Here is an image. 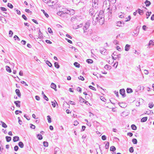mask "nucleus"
<instances>
[{"instance_id": "obj_1", "label": "nucleus", "mask_w": 154, "mask_h": 154, "mask_svg": "<svg viewBox=\"0 0 154 154\" xmlns=\"http://www.w3.org/2000/svg\"><path fill=\"white\" fill-rule=\"evenodd\" d=\"M97 14V16L96 18L94 24H96V22L98 21L100 24L102 25L104 23V11L101 10L99 13L98 12H96L95 15Z\"/></svg>"}, {"instance_id": "obj_2", "label": "nucleus", "mask_w": 154, "mask_h": 154, "mask_svg": "<svg viewBox=\"0 0 154 154\" xmlns=\"http://www.w3.org/2000/svg\"><path fill=\"white\" fill-rule=\"evenodd\" d=\"M90 26V23L89 21H87L85 23L84 26L83 27V30L84 33L86 32L87 30L88 29Z\"/></svg>"}, {"instance_id": "obj_3", "label": "nucleus", "mask_w": 154, "mask_h": 154, "mask_svg": "<svg viewBox=\"0 0 154 154\" xmlns=\"http://www.w3.org/2000/svg\"><path fill=\"white\" fill-rule=\"evenodd\" d=\"M92 2L93 3L92 7L93 8L94 7L95 8L97 9L98 7V0H92Z\"/></svg>"}, {"instance_id": "obj_4", "label": "nucleus", "mask_w": 154, "mask_h": 154, "mask_svg": "<svg viewBox=\"0 0 154 154\" xmlns=\"http://www.w3.org/2000/svg\"><path fill=\"white\" fill-rule=\"evenodd\" d=\"M47 3H49L50 4L49 5L51 6L55 4L56 3V0H47Z\"/></svg>"}, {"instance_id": "obj_5", "label": "nucleus", "mask_w": 154, "mask_h": 154, "mask_svg": "<svg viewBox=\"0 0 154 154\" xmlns=\"http://www.w3.org/2000/svg\"><path fill=\"white\" fill-rule=\"evenodd\" d=\"M120 94L121 95L123 98L126 97L125 91L124 89L122 88L120 89L119 90Z\"/></svg>"}, {"instance_id": "obj_6", "label": "nucleus", "mask_w": 154, "mask_h": 154, "mask_svg": "<svg viewBox=\"0 0 154 154\" xmlns=\"http://www.w3.org/2000/svg\"><path fill=\"white\" fill-rule=\"evenodd\" d=\"M65 10H66L67 13H68L67 14H69L70 15H73L75 14V11L74 10L72 9H70L69 10H68L67 9H65Z\"/></svg>"}, {"instance_id": "obj_7", "label": "nucleus", "mask_w": 154, "mask_h": 154, "mask_svg": "<svg viewBox=\"0 0 154 154\" xmlns=\"http://www.w3.org/2000/svg\"><path fill=\"white\" fill-rule=\"evenodd\" d=\"M95 12V10L94 9V8L92 7V8H91L89 10V14L90 15H91V16H93V17H94L95 16L94 15L93 16V14H94V13Z\"/></svg>"}, {"instance_id": "obj_8", "label": "nucleus", "mask_w": 154, "mask_h": 154, "mask_svg": "<svg viewBox=\"0 0 154 154\" xmlns=\"http://www.w3.org/2000/svg\"><path fill=\"white\" fill-rule=\"evenodd\" d=\"M82 25H83L82 23H80L79 25H76V24H75V25L74 24V25H73V26H72V28L73 29H76L78 28H79V27H82Z\"/></svg>"}, {"instance_id": "obj_9", "label": "nucleus", "mask_w": 154, "mask_h": 154, "mask_svg": "<svg viewBox=\"0 0 154 154\" xmlns=\"http://www.w3.org/2000/svg\"><path fill=\"white\" fill-rule=\"evenodd\" d=\"M61 152L58 147H56L54 149V154H61Z\"/></svg>"}, {"instance_id": "obj_10", "label": "nucleus", "mask_w": 154, "mask_h": 154, "mask_svg": "<svg viewBox=\"0 0 154 154\" xmlns=\"http://www.w3.org/2000/svg\"><path fill=\"white\" fill-rule=\"evenodd\" d=\"M51 88L54 89V90L56 91L57 89V86L56 84L53 83H52L51 85Z\"/></svg>"}, {"instance_id": "obj_11", "label": "nucleus", "mask_w": 154, "mask_h": 154, "mask_svg": "<svg viewBox=\"0 0 154 154\" xmlns=\"http://www.w3.org/2000/svg\"><path fill=\"white\" fill-rule=\"evenodd\" d=\"M100 52L103 54H105V52L106 51V49L103 48H101L100 49Z\"/></svg>"}, {"instance_id": "obj_12", "label": "nucleus", "mask_w": 154, "mask_h": 154, "mask_svg": "<svg viewBox=\"0 0 154 154\" xmlns=\"http://www.w3.org/2000/svg\"><path fill=\"white\" fill-rule=\"evenodd\" d=\"M15 92L19 97H20L21 96V94L20 92V91L19 89H16L15 90Z\"/></svg>"}, {"instance_id": "obj_13", "label": "nucleus", "mask_w": 154, "mask_h": 154, "mask_svg": "<svg viewBox=\"0 0 154 154\" xmlns=\"http://www.w3.org/2000/svg\"><path fill=\"white\" fill-rule=\"evenodd\" d=\"M14 103L17 107H19L20 106V101H16L14 102Z\"/></svg>"}, {"instance_id": "obj_14", "label": "nucleus", "mask_w": 154, "mask_h": 154, "mask_svg": "<svg viewBox=\"0 0 154 154\" xmlns=\"http://www.w3.org/2000/svg\"><path fill=\"white\" fill-rule=\"evenodd\" d=\"M13 141L14 142H16L20 140V138L18 136H15L13 137Z\"/></svg>"}, {"instance_id": "obj_15", "label": "nucleus", "mask_w": 154, "mask_h": 154, "mask_svg": "<svg viewBox=\"0 0 154 154\" xmlns=\"http://www.w3.org/2000/svg\"><path fill=\"white\" fill-rule=\"evenodd\" d=\"M131 46L130 45L128 44H126L125 47V51H128L129 50Z\"/></svg>"}, {"instance_id": "obj_16", "label": "nucleus", "mask_w": 154, "mask_h": 154, "mask_svg": "<svg viewBox=\"0 0 154 154\" xmlns=\"http://www.w3.org/2000/svg\"><path fill=\"white\" fill-rule=\"evenodd\" d=\"M144 3L147 7H149L151 4V2L147 0H146L144 2Z\"/></svg>"}, {"instance_id": "obj_17", "label": "nucleus", "mask_w": 154, "mask_h": 154, "mask_svg": "<svg viewBox=\"0 0 154 154\" xmlns=\"http://www.w3.org/2000/svg\"><path fill=\"white\" fill-rule=\"evenodd\" d=\"M137 10V12H138V13L140 15H142L143 14V11L140 9L138 8Z\"/></svg>"}, {"instance_id": "obj_18", "label": "nucleus", "mask_w": 154, "mask_h": 154, "mask_svg": "<svg viewBox=\"0 0 154 154\" xmlns=\"http://www.w3.org/2000/svg\"><path fill=\"white\" fill-rule=\"evenodd\" d=\"M64 8H63L61 10L62 11L58 12L57 13V14L62 17V16H63V11H62L63 10H64Z\"/></svg>"}, {"instance_id": "obj_19", "label": "nucleus", "mask_w": 154, "mask_h": 154, "mask_svg": "<svg viewBox=\"0 0 154 154\" xmlns=\"http://www.w3.org/2000/svg\"><path fill=\"white\" fill-rule=\"evenodd\" d=\"M116 150V148L114 146H112L110 147V151L113 152L112 153V154L114 153V152Z\"/></svg>"}, {"instance_id": "obj_20", "label": "nucleus", "mask_w": 154, "mask_h": 154, "mask_svg": "<svg viewBox=\"0 0 154 154\" xmlns=\"http://www.w3.org/2000/svg\"><path fill=\"white\" fill-rule=\"evenodd\" d=\"M42 95H43V98L47 101H48V100H49L48 98L44 94L43 91H42Z\"/></svg>"}, {"instance_id": "obj_21", "label": "nucleus", "mask_w": 154, "mask_h": 154, "mask_svg": "<svg viewBox=\"0 0 154 154\" xmlns=\"http://www.w3.org/2000/svg\"><path fill=\"white\" fill-rule=\"evenodd\" d=\"M133 91L132 89L129 88H128L126 89V92L127 93H131L133 92Z\"/></svg>"}, {"instance_id": "obj_22", "label": "nucleus", "mask_w": 154, "mask_h": 154, "mask_svg": "<svg viewBox=\"0 0 154 154\" xmlns=\"http://www.w3.org/2000/svg\"><path fill=\"white\" fill-rule=\"evenodd\" d=\"M7 72H8L10 73L11 72V68L8 66H5Z\"/></svg>"}, {"instance_id": "obj_23", "label": "nucleus", "mask_w": 154, "mask_h": 154, "mask_svg": "<svg viewBox=\"0 0 154 154\" xmlns=\"http://www.w3.org/2000/svg\"><path fill=\"white\" fill-rule=\"evenodd\" d=\"M122 21H119L118 22H117L116 23V25L117 26H122Z\"/></svg>"}, {"instance_id": "obj_24", "label": "nucleus", "mask_w": 154, "mask_h": 154, "mask_svg": "<svg viewBox=\"0 0 154 154\" xmlns=\"http://www.w3.org/2000/svg\"><path fill=\"white\" fill-rule=\"evenodd\" d=\"M147 117H143L141 119L140 122H145L147 121Z\"/></svg>"}, {"instance_id": "obj_25", "label": "nucleus", "mask_w": 154, "mask_h": 154, "mask_svg": "<svg viewBox=\"0 0 154 154\" xmlns=\"http://www.w3.org/2000/svg\"><path fill=\"white\" fill-rule=\"evenodd\" d=\"M18 145L21 148H23L24 147V144L21 141H20L18 143Z\"/></svg>"}, {"instance_id": "obj_26", "label": "nucleus", "mask_w": 154, "mask_h": 154, "mask_svg": "<svg viewBox=\"0 0 154 154\" xmlns=\"http://www.w3.org/2000/svg\"><path fill=\"white\" fill-rule=\"evenodd\" d=\"M41 11L43 12L44 15L47 18H48L49 17V16L48 14L46 12H45V11L44 10L41 9Z\"/></svg>"}, {"instance_id": "obj_27", "label": "nucleus", "mask_w": 154, "mask_h": 154, "mask_svg": "<svg viewBox=\"0 0 154 154\" xmlns=\"http://www.w3.org/2000/svg\"><path fill=\"white\" fill-rule=\"evenodd\" d=\"M46 64L50 67L52 66V65L51 63L48 60H47L46 62Z\"/></svg>"}, {"instance_id": "obj_28", "label": "nucleus", "mask_w": 154, "mask_h": 154, "mask_svg": "<svg viewBox=\"0 0 154 154\" xmlns=\"http://www.w3.org/2000/svg\"><path fill=\"white\" fill-rule=\"evenodd\" d=\"M86 62L88 64H91L93 63V61L92 60L88 59L86 60Z\"/></svg>"}, {"instance_id": "obj_29", "label": "nucleus", "mask_w": 154, "mask_h": 154, "mask_svg": "<svg viewBox=\"0 0 154 154\" xmlns=\"http://www.w3.org/2000/svg\"><path fill=\"white\" fill-rule=\"evenodd\" d=\"M104 68L107 70H110L111 69V67L108 64H106L104 66Z\"/></svg>"}, {"instance_id": "obj_30", "label": "nucleus", "mask_w": 154, "mask_h": 154, "mask_svg": "<svg viewBox=\"0 0 154 154\" xmlns=\"http://www.w3.org/2000/svg\"><path fill=\"white\" fill-rule=\"evenodd\" d=\"M5 138L7 142H9L11 140V137L6 136L5 137Z\"/></svg>"}, {"instance_id": "obj_31", "label": "nucleus", "mask_w": 154, "mask_h": 154, "mask_svg": "<svg viewBox=\"0 0 154 154\" xmlns=\"http://www.w3.org/2000/svg\"><path fill=\"white\" fill-rule=\"evenodd\" d=\"M54 66L57 69H59L60 67V66L58 63L57 62H55L54 63Z\"/></svg>"}, {"instance_id": "obj_32", "label": "nucleus", "mask_w": 154, "mask_h": 154, "mask_svg": "<svg viewBox=\"0 0 154 154\" xmlns=\"http://www.w3.org/2000/svg\"><path fill=\"white\" fill-rule=\"evenodd\" d=\"M74 65L76 67L79 68L80 65V64L77 62H75L74 63Z\"/></svg>"}, {"instance_id": "obj_33", "label": "nucleus", "mask_w": 154, "mask_h": 154, "mask_svg": "<svg viewBox=\"0 0 154 154\" xmlns=\"http://www.w3.org/2000/svg\"><path fill=\"white\" fill-rule=\"evenodd\" d=\"M131 129L134 130H135L137 129V127L134 124H132L131 125Z\"/></svg>"}, {"instance_id": "obj_34", "label": "nucleus", "mask_w": 154, "mask_h": 154, "mask_svg": "<svg viewBox=\"0 0 154 154\" xmlns=\"http://www.w3.org/2000/svg\"><path fill=\"white\" fill-rule=\"evenodd\" d=\"M1 122L2 124V126L4 128H6L7 127V125L5 122L2 121H1Z\"/></svg>"}, {"instance_id": "obj_35", "label": "nucleus", "mask_w": 154, "mask_h": 154, "mask_svg": "<svg viewBox=\"0 0 154 154\" xmlns=\"http://www.w3.org/2000/svg\"><path fill=\"white\" fill-rule=\"evenodd\" d=\"M47 119L48 123H50L51 122V119L50 116H47Z\"/></svg>"}, {"instance_id": "obj_36", "label": "nucleus", "mask_w": 154, "mask_h": 154, "mask_svg": "<svg viewBox=\"0 0 154 154\" xmlns=\"http://www.w3.org/2000/svg\"><path fill=\"white\" fill-rule=\"evenodd\" d=\"M137 88L139 90L141 91H143L144 88V87L143 86H138Z\"/></svg>"}, {"instance_id": "obj_37", "label": "nucleus", "mask_w": 154, "mask_h": 154, "mask_svg": "<svg viewBox=\"0 0 154 154\" xmlns=\"http://www.w3.org/2000/svg\"><path fill=\"white\" fill-rule=\"evenodd\" d=\"M132 142L134 144H137V140L135 138H133L132 140Z\"/></svg>"}, {"instance_id": "obj_38", "label": "nucleus", "mask_w": 154, "mask_h": 154, "mask_svg": "<svg viewBox=\"0 0 154 154\" xmlns=\"http://www.w3.org/2000/svg\"><path fill=\"white\" fill-rule=\"evenodd\" d=\"M7 6L11 9L13 8L14 7V6L13 5L11 4L10 3H8Z\"/></svg>"}, {"instance_id": "obj_39", "label": "nucleus", "mask_w": 154, "mask_h": 154, "mask_svg": "<svg viewBox=\"0 0 154 154\" xmlns=\"http://www.w3.org/2000/svg\"><path fill=\"white\" fill-rule=\"evenodd\" d=\"M43 144L44 146L45 147H48V142L47 141H44L43 142Z\"/></svg>"}, {"instance_id": "obj_40", "label": "nucleus", "mask_w": 154, "mask_h": 154, "mask_svg": "<svg viewBox=\"0 0 154 154\" xmlns=\"http://www.w3.org/2000/svg\"><path fill=\"white\" fill-rule=\"evenodd\" d=\"M62 11H63V16H62V17H64L65 16V15L66 14H67L68 13H67V12L66 11V10H63Z\"/></svg>"}, {"instance_id": "obj_41", "label": "nucleus", "mask_w": 154, "mask_h": 154, "mask_svg": "<svg viewBox=\"0 0 154 154\" xmlns=\"http://www.w3.org/2000/svg\"><path fill=\"white\" fill-rule=\"evenodd\" d=\"M14 11H16L17 12V13L20 15L21 14V12L20 11L18 10V9H16V8H14Z\"/></svg>"}, {"instance_id": "obj_42", "label": "nucleus", "mask_w": 154, "mask_h": 154, "mask_svg": "<svg viewBox=\"0 0 154 154\" xmlns=\"http://www.w3.org/2000/svg\"><path fill=\"white\" fill-rule=\"evenodd\" d=\"M37 137L39 140H41L43 138L41 134H38L37 135Z\"/></svg>"}, {"instance_id": "obj_43", "label": "nucleus", "mask_w": 154, "mask_h": 154, "mask_svg": "<svg viewBox=\"0 0 154 154\" xmlns=\"http://www.w3.org/2000/svg\"><path fill=\"white\" fill-rule=\"evenodd\" d=\"M109 142H107L106 144V145L105 146V148L106 149H108L109 147Z\"/></svg>"}, {"instance_id": "obj_44", "label": "nucleus", "mask_w": 154, "mask_h": 154, "mask_svg": "<svg viewBox=\"0 0 154 154\" xmlns=\"http://www.w3.org/2000/svg\"><path fill=\"white\" fill-rule=\"evenodd\" d=\"M147 12L148 13V14H146V19H148L149 18V16L152 13L151 11L150 12L148 11Z\"/></svg>"}, {"instance_id": "obj_45", "label": "nucleus", "mask_w": 154, "mask_h": 154, "mask_svg": "<svg viewBox=\"0 0 154 154\" xmlns=\"http://www.w3.org/2000/svg\"><path fill=\"white\" fill-rule=\"evenodd\" d=\"M100 99L102 101L104 102H106V99L103 96L100 97Z\"/></svg>"}, {"instance_id": "obj_46", "label": "nucleus", "mask_w": 154, "mask_h": 154, "mask_svg": "<svg viewBox=\"0 0 154 154\" xmlns=\"http://www.w3.org/2000/svg\"><path fill=\"white\" fill-rule=\"evenodd\" d=\"M88 87L90 89L92 90H94V91H96V90L95 88H94V87L93 86L91 85H89V86Z\"/></svg>"}, {"instance_id": "obj_47", "label": "nucleus", "mask_w": 154, "mask_h": 154, "mask_svg": "<svg viewBox=\"0 0 154 154\" xmlns=\"http://www.w3.org/2000/svg\"><path fill=\"white\" fill-rule=\"evenodd\" d=\"M0 9L3 11H7V9L3 7H1Z\"/></svg>"}, {"instance_id": "obj_48", "label": "nucleus", "mask_w": 154, "mask_h": 154, "mask_svg": "<svg viewBox=\"0 0 154 154\" xmlns=\"http://www.w3.org/2000/svg\"><path fill=\"white\" fill-rule=\"evenodd\" d=\"M48 32L49 33L53 34V32L52 31V30L49 27L48 28Z\"/></svg>"}, {"instance_id": "obj_49", "label": "nucleus", "mask_w": 154, "mask_h": 154, "mask_svg": "<svg viewBox=\"0 0 154 154\" xmlns=\"http://www.w3.org/2000/svg\"><path fill=\"white\" fill-rule=\"evenodd\" d=\"M129 151L131 153H133L134 152V149L133 147H131L130 148Z\"/></svg>"}, {"instance_id": "obj_50", "label": "nucleus", "mask_w": 154, "mask_h": 154, "mask_svg": "<svg viewBox=\"0 0 154 154\" xmlns=\"http://www.w3.org/2000/svg\"><path fill=\"white\" fill-rule=\"evenodd\" d=\"M13 33L12 31L10 30L9 31V36L10 37H12V35H13Z\"/></svg>"}, {"instance_id": "obj_51", "label": "nucleus", "mask_w": 154, "mask_h": 154, "mask_svg": "<svg viewBox=\"0 0 154 154\" xmlns=\"http://www.w3.org/2000/svg\"><path fill=\"white\" fill-rule=\"evenodd\" d=\"M19 113H22V111L19 110H16L15 111V113L16 115H18Z\"/></svg>"}, {"instance_id": "obj_52", "label": "nucleus", "mask_w": 154, "mask_h": 154, "mask_svg": "<svg viewBox=\"0 0 154 154\" xmlns=\"http://www.w3.org/2000/svg\"><path fill=\"white\" fill-rule=\"evenodd\" d=\"M19 149L18 146L17 145H16L14 146V149L15 151H17Z\"/></svg>"}, {"instance_id": "obj_53", "label": "nucleus", "mask_w": 154, "mask_h": 154, "mask_svg": "<svg viewBox=\"0 0 154 154\" xmlns=\"http://www.w3.org/2000/svg\"><path fill=\"white\" fill-rule=\"evenodd\" d=\"M14 38L15 40H16V39H17L19 41L20 40V38L17 35H15L14 37Z\"/></svg>"}, {"instance_id": "obj_54", "label": "nucleus", "mask_w": 154, "mask_h": 154, "mask_svg": "<svg viewBox=\"0 0 154 154\" xmlns=\"http://www.w3.org/2000/svg\"><path fill=\"white\" fill-rule=\"evenodd\" d=\"M76 90L78 91H79V92L80 93H81L82 92V88L78 87L76 89Z\"/></svg>"}, {"instance_id": "obj_55", "label": "nucleus", "mask_w": 154, "mask_h": 154, "mask_svg": "<svg viewBox=\"0 0 154 154\" xmlns=\"http://www.w3.org/2000/svg\"><path fill=\"white\" fill-rule=\"evenodd\" d=\"M79 98L80 101V102L83 103L84 102V101H85V100L84 98H83L82 97H79Z\"/></svg>"}, {"instance_id": "obj_56", "label": "nucleus", "mask_w": 154, "mask_h": 154, "mask_svg": "<svg viewBox=\"0 0 154 154\" xmlns=\"http://www.w3.org/2000/svg\"><path fill=\"white\" fill-rule=\"evenodd\" d=\"M114 93L116 95V97H119V92L118 91H114Z\"/></svg>"}, {"instance_id": "obj_57", "label": "nucleus", "mask_w": 154, "mask_h": 154, "mask_svg": "<svg viewBox=\"0 0 154 154\" xmlns=\"http://www.w3.org/2000/svg\"><path fill=\"white\" fill-rule=\"evenodd\" d=\"M102 139L103 140H106V137L105 135H103L102 136Z\"/></svg>"}, {"instance_id": "obj_58", "label": "nucleus", "mask_w": 154, "mask_h": 154, "mask_svg": "<svg viewBox=\"0 0 154 154\" xmlns=\"http://www.w3.org/2000/svg\"><path fill=\"white\" fill-rule=\"evenodd\" d=\"M148 28V27H147L146 25H144L142 26V29L146 31V29Z\"/></svg>"}, {"instance_id": "obj_59", "label": "nucleus", "mask_w": 154, "mask_h": 154, "mask_svg": "<svg viewBox=\"0 0 154 154\" xmlns=\"http://www.w3.org/2000/svg\"><path fill=\"white\" fill-rule=\"evenodd\" d=\"M22 18L25 20H27V18L24 14H23L22 16Z\"/></svg>"}, {"instance_id": "obj_60", "label": "nucleus", "mask_w": 154, "mask_h": 154, "mask_svg": "<svg viewBox=\"0 0 154 154\" xmlns=\"http://www.w3.org/2000/svg\"><path fill=\"white\" fill-rule=\"evenodd\" d=\"M79 79L81 80L82 81H84L85 80V79L83 76L80 75L79 77H78Z\"/></svg>"}, {"instance_id": "obj_61", "label": "nucleus", "mask_w": 154, "mask_h": 154, "mask_svg": "<svg viewBox=\"0 0 154 154\" xmlns=\"http://www.w3.org/2000/svg\"><path fill=\"white\" fill-rule=\"evenodd\" d=\"M30 127L32 129H34L35 128V126L32 124H30Z\"/></svg>"}, {"instance_id": "obj_62", "label": "nucleus", "mask_w": 154, "mask_h": 154, "mask_svg": "<svg viewBox=\"0 0 154 154\" xmlns=\"http://www.w3.org/2000/svg\"><path fill=\"white\" fill-rule=\"evenodd\" d=\"M24 117L26 119H27L28 120H29L30 119V118L28 116H27V115L26 114H25L24 115Z\"/></svg>"}, {"instance_id": "obj_63", "label": "nucleus", "mask_w": 154, "mask_h": 154, "mask_svg": "<svg viewBox=\"0 0 154 154\" xmlns=\"http://www.w3.org/2000/svg\"><path fill=\"white\" fill-rule=\"evenodd\" d=\"M25 11L28 13H32V12L31 11H30L29 9H26L25 10Z\"/></svg>"}, {"instance_id": "obj_64", "label": "nucleus", "mask_w": 154, "mask_h": 154, "mask_svg": "<svg viewBox=\"0 0 154 154\" xmlns=\"http://www.w3.org/2000/svg\"><path fill=\"white\" fill-rule=\"evenodd\" d=\"M113 43L115 45H117L119 44V42L116 40H115L113 41Z\"/></svg>"}]
</instances>
